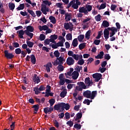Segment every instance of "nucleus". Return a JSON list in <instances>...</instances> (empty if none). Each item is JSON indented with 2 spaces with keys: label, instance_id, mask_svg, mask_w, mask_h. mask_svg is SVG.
Segmentation results:
<instances>
[{
  "label": "nucleus",
  "instance_id": "1",
  "mask_svg": "<svg viewBox=\"0 0 130 130\" xmlns=\"http://www.w3.org/2000/svg\"><path fill=\"white\" fill-rule=\"evenodd\" d=\"M97 95V91H93L91 92L90 90H86L83 92V96L88 99L93 100Z\"/></svg>",
  "mask_w": 130,
  "mask_h": 130
},
{
  "label": "nucleus",
  "instance_id": "2",
  "mask_svg": "<svg viewBox=\"0 0 130 130\" xmlns=\"http://www.w3.org/2000/svg\"><path fill=\"white\" fill-rule=\"evenodd\" d=\"M4 56L7 59H13L15 57V55L9 52V50H6L4 51Z\"/></svg>",
  "mask_w": 130,
  "mask_h": 130
},
{
  "label": "nucleus",
  "instance_id": "3",
  "mask_svg": "<svg viewBox=\"0 0 130 130\" xmlns=\"http://www.w3.org/2000/svg\"><path fill=\"white\" fill-rule=\"evenodd\" d=\"M46 89V87L44 86V85H41L39 88L38 87H35L34 88V91L35 92V94L36 95H38V94H40L41 92L40 91H44Z\"/></svg>",
  "mask_w": 130,
  "mask_h": 130
},
{
  "label": "nucleus",
  "instance_id": "4",
  "mask_svg": "<svg viewBox=\"0 0 130 130\" xmlns=\"http://www.w3.org/2000/svg\"><path fill=\"white\" fill-rule=\"evenodd\" d=\"M52 64L55 67H56L58 64H63V62H62V57L60 56L56 58V59L54 62H52Z\"/></svg>",
  "mask_w": 130,
  "mask_h": 130
},
{
  "label": "nucleus",
  "instance_id": "5",
  "mask_svg": "<svg viewBox=\"0 0 130 130\" xmlns=\"http://www.w3.org/2000/svg\"><path fill=\"white\" fill-rule=\"evenodd\" d=\"M92 77L94 79L95 82H99L102 78V74L101 73H95L92 75Z\"/></svg>",
  "mask_w": 130,
  "mask_h": 130
},
{
  "label": "nucleus",
  "instance_id": "6",
  "mask_svg": "<svg viewBox=\"0 0 130 130\" xmlns=\"http://www.w3.org/2000/svg\"><path fill=\"white\" fill-rule=\"evenodd\" d=\"M18 47H20V44L18 42H14L12 43V46L11 45L9 46V49L11 51H13L15 48H18Z\"/></svg>",
  "mask_w": 130,
  "mask_h": 130
},
{
  "label": "nucleus",
  "instance_id": "7",
  "mask_svg": "<svg viewBox=\"0 0 130 130\" xmlns=\"http://www.w3.org/2000/svg\"><path fill=\"white\" fill-rule=\"evenodd\" d=\"M66 62L68 66H73L75 63V60L72 57H68L67 59Z\"/></svg>",
  "mask_w": 130,
  "mask_h": 130
},
{
  "label": "nucleus",
  "instance_id": "8",
  "mask_svg": "<svg viewBox=\"0 0 130 130\" xmlns=\"http://www.w3.org/2000/svg\"><path fill=\"white\" fill-rule=\"evenodd\" d=\"M109 31H111L112 32L110 34V37H112L114 35H115V32H117V28L115 27H108Z\"/></svg>",
  "mask_w": 130,
  "mask_h": 130
},
{
  "label": "nucleus",
  "instance_id": "9",
  "mask_svg": "<svg viewBox=\"0 0 130 130\" xmlns=\"http://www.w3.org/2000/svg\"><path fill=\"white\" fill-rule=\"evenodd\" d=\"M42 8L41 11L44 14V15H46L47 14V12H49V9L46 7V5L42 4Z\"/></svg>",
  "mask_w": 130,
  "mask_h": 130
},
{
  "label": "nucleus",
  "instance_id": "10",
  "mask_svg": "<svg viewBox=\"0 0 130 130\" xmlns=\"http://www.w3.org/2000/svg\"><path fill=\"white\" fill-rule=\"evenodd\" d=\"M85 84L88 87H91L93 85V81L90 80V77H87L85 79Z\"/></svg>",
  "mask_w": 130,
  "mask_h": 130
},
{
  "label": "nucleus",
  "instance_id": "11",
  "mask_svg": "<svg viewBox=\"0 0 130 130\" xmlns=\"http://www.w3.org/2000/svg\"><path fill=\"white\" fill-rule=\"evenodd\" d=\"M53 111V108L50 107H46L44 108V112L46 114H47V113H51Z\"/></svg>",
  "mask_w": 130,
  "mask_h": 130
},
{
  "label": "nucleus",
  "instance_id": "12",
  "mask_svg": "<svg viewBox=\"0 0 130 130\" xmlns=\"http://www.w3.org/2000/svg\"><path fill=\"white\" fill-rule=\"evenodd\" d=\"M104 35L106 40H107L109 38V29H108V27L104 29Z\"/></svg>",
  "mask_w": 130,
  "mask_h": 130
},
{
  "label": "nucleus",
  "instance_id": "13",
  "mask_svg": "<svg viewBox=\"0 0 130 130\" xmlns=\"http://www.w3.org/2000/svg\"><path fill=\"white\" fill-rule=\"evenodd\" d=\"M79 12V13H83L85 15H88V11H87V9L85 7H80Z\"/></svg>",
  "mask_w": 130,
  "mask_h": 130
},
{
  "label": "nucleus",
  "instance_id": "14",
  "mask_svg": "<svg viewBox=\"0 0 130 130\" xmlns=\"http://www.w3.org/2000/svg\"><path fill=\"white\" fill-rule=\"evenodd\" d=\"M60 108H61V110H62V103L56 104L54 106V110L58 111Z\"/></svg>",
  "mask_w": 130,
  "mask_h": 130
},
{
  "label": "nucleus",
  "instance_id": "15",
  "mask_svg": "<svg viewBox=\"0 0 130 130\" xmlns=\"http://www.w3.org/2000/svg\"><path fill=\"white\" fill-rule=\"evenodd\" d=\"M70 107H71V106L69 103L66 104L64 103H62V111L64 110V109L66 110H69Z\"/></svg>",
  "mask_w": 130,
  "mask_h": 130
},
{
  "label": "nucleus",
  "instance_id": "16",
  "mask_svg": "<svg viewBox=\"0 0 130 130\" xmlns=\"http://www.w3.org/2000/svg\"><path fill=\"white\" fill-rule=\"evenodd\" d=\"M72 79H73V80H77V79H78V78H79V72L78 71H74L72 74Z\"/></svg>",
  "mask_w": 130,
  "mask_h": 130
},
{
  "label": "nucleus",
  "instance_id": "17",
  "mask_svg": "<svg viewBox=\"0 0 130 130\" xmlns=\"http://www.w3.org/2000/svg\"><path fill=\"white\" fill-rule=\"evenodd\" d=\"M33 81L34 83H37V84L40 83V79L37 76V74H34L33 77Z\"/></svg>",
  "mask_w": 130,
  "mask_h": 130
},
{
  "label": "nucleus",
  "instance_id": "18",
  "mask_svg": "<svg viewBox=\"0 0 130 130\" xmlns=\"http://www.w3.org/2000/svg\"><path fill=\"white\" fill-rule=\"evenodd\" d=\"M17 33H18L19 34L18 37H19V38H20L21 39H23L24 36H23V35L25 34V30L24 31L23 29H21L20 30L18 31Z\"/></svg>",
  "mask_w": 130,
  "mask_h": 130
},
{
  "label": "nucleus",
  "instance_id": "19",
  "mask_svg": "<svg viewBox=\"0 0 130 130\" xmlns=\"http://www.w3.org/2000/svg\"><path fill=\"white\" fill-rule=\"evenodd\" d=\"M30 61L33 64L36 63V58L35 57V55L32 54L30 56Z\"/></svg>",
  "mask_w": 130,
  "mask_h": 130
},
{
  "label": "nucleus",
  "instance_id": "20",
  "mask_svg": "<svg viewBox=\"0 0 130 130\" xmlns=\"http://www.w3.org/2000/svg\"><path fill=\"white\" fill-rule=\"evenodd\" d=\"M48 26H47V25H43L42 26L41 25L39 26V30L40 31H43V30L44 31H46V30H47L48 29Z\"/></svg>",
  "mask_w": 130,
  "mask_h": 130
},
{
  "label": "nucleus",
  "instance_id": "21",
  "mask_svg": "<svg viewBox=\"0 0 130 130\" xmlns=\"http://www.w3.org/2000/svg\"><path fill=\"white\" fill-rule=\"evenodd\" d=\"M102 25L103 27H104V28H108V27H109V22L106 20H104Z\"/></svg>",
  "mask_w": 130,
  "mask_h": 130
},
{
  "label": "nucleus",
  "instance_id": "22",
  "mask_svg": "<svg viewBox=\"0 0 130 130\" xmlns=\"http://www.w3.org/2000/svg\"><path fill=\"white\" fill-rule=\"evenodd\" d=\"M71 18L72 16H71V14H69V13L65 14V20H66V22H68V21H71Z\"/></svg>",
  "mask_w": 130,
  "mask_h": 130
},
{
  "label": "nucleus",
  "instance_id": "23",
  "mask_svg": "<svg viewBox=\"0 0 130 130\" xmlns=\"http://www.w3.org/2000/svg\"><path fill=\"white\" fill-rule=\"evenodd\" d=\"M82 115L83 114L81 112L78 113L76 114V118L75 119V121L79 120V119H81V118H82Z\"/></svg>",
  "mask_w": 130,
  "mask_h": 130
},
{
  "label": "nucleus",
  "instance_id": "24",
  "mask_svg": "<svg viewBox=\"0 0 130 130\" xmlns=\"http://www.w3.org/2000/svg\"><path fill=\"white\" fill-rule=\"evenodd\" d=\"M78 39L75 38L73 40V42H72V45L73 46V47H77L78 46Z\"/></svg>",
  "mask_w": 130,
  "mask_h": 130
},
{
  "label": "nucleus",
  "instance_id": "25",
  "mask_svg": "<svg viewBox=\"0 0 130 130\" xmlns=\"http://www.w3.org/2000/svg\"><path fill=\"white\" fill-rule=\"evenodd\" d=\"M77 85H78V86L79 87H81L83 89H86L87 88V87L85 85V83L84 82H78L77 83Z\"/></svg>",
  "mask_w": 130,
  "mask_h": 130
},
{
  "label": "nucleus",
  "instance_id": "26",
  "mask_svg": "<svg viewBox=\"0 0 130 130\" xmlns=\"http://www.w3.org/2000/svg\"><path fill=\"white\" fill-rule=\"evenodd\" d=\"M67 93H68V91H67V90H63L60 93V97L61 98H64L65 96H67Z\"/></svg>",
  "mask_w": 130,
  "mask_h": 130
},
{
  "label": "nucleus",
  "instance_id": "27",
  "mask_svg": "<svg viewBox=\"0 0 130 130\" xmlns=\"http://www.w3.org/2000/svg\"><path fill=\"white\" fill-rule=\"evenodd\" d=\"M24 32L25 33L26 35H27V36L30 37V39H32V38H33V35H34V34H33V33L30 32L28 31L27 30H24Z\"/></svg>",
  "mask_w": 130,
  "mask_h": 130
},
{
  "label": "nucleus",
  "instance_id": "28",
  "mask_svg": "<svg viewBox=\"0 0 130 130\" xmlns=\"http://www.w3.org/2000/svg\"><path fill=\"white\" fill-rule=\"evenodd\" d=\"M49 19L52 24H55V23H56V19H55L54 16H51L49 17Z\"/></svg>",
  "mask_w": 130,
  "mask_h": 130
},
{
  "label": "nucleus",
  "instance_id": "29",
  "mask_svg": "<svg viewBox=\"0 0 130 130\" xmlns=\"http://www.w3.org/2000/svg\"><path fill=\"white\" fill-rule=\"evenodd\" d=\"M24 9H25V4H20L19 6H18L16 8V10H17V11H21V10H24Z\"/></svg>",
  "mask_w": 130,
  "mask_h": 130
},
{
  "label": "nucleus",
  "instance_id": "30",
  "mask_svg": "<svg viewBox=\"0 0 130 130\" xmlns=\"http://www.w3.org/2000/svg\"><path fill=\"white\" fill-rule=\"evenodd\" d=\"M91 36V30H89L85 34V38L88 40Z\"/></svg>",
  "mask_w": 130,
  "mask_h": 130
},
{
  "label": "nucleus",
  "instance_id": "31",
  "mask_svg": "<svg viewBox=\"0 0 130 130\" xmlns=\"http://www.w3.org/2000/svg\"><path fill=\"white\" fill-rule=\"evenodd\" d=\"M77 38H78V41L79 42H82V41H83V40H84V39L85 38V35H80L78 36Z\"/></svg>",
  "mask_w": 130,
  "mask_h": 130
},
{
  "label": "nucleus",
  "instance_id": "32",
  "mask_svg": "<svg viewBox=\"0 0 130 130\" xmlns=\"http://www.w3.org/2000/svg\"><path fill=\"white\" fill-rule=\"evenodd\" d=\"M26 44L27 46L29 47V48H32V47H33V45H34V43L29 41H26Z\"/></svg>",
  "mask_w": 130,
  "mask_h": 130
},
{
  "label": "nucleus",
  "instance_id": "33",
  "mask_svg": "<svg viewBox=\"0 0 130 130\" xmlns=\"http://www.w3.org/2000/svg\"><path fill=\"white\" fill-rule=\"evenodd\" d=\"M26 29L28 32H33L34 31V27L31 25L27 26Z\"/></svg>",
  "mask_w": 130,
  "mask_h": 130
},
{
  "label": "nucleus",
  "instance_id": "34",
  "mask_svg": "<svg viewBox=\"0 0 130 130\" xmlns=\"http://www.w3.org/2000/svg\"><path fill=\"white\" fill-rule=\"evenodd\" d=\"M27 11L28 12V13H29V14H30V15H31V16H32V17H33L34 18H35V17H36V15L35 14V13H34L33 12V10H29L27 9Z\"/></svg>",
  "mask_w": 130,
  "mask_h": 130
},
{
  "label": "nucleus",
  "instance_id": "35",
  "mask_svg": "<svg viewBox=\"0 0 130 130\" xmlns=\"http://www.w3.org/2000/svg\"><path fill=\"white\" fill-rule=\"evenodd\" d=\"M9 8L11 11H14L15 9V4L14 3H9Z\"/></svg>",
  "mask_w": 130,
  "mask_h": 130
},
{
  "label": "nucleus",
  "instance_id": "36",
  "mask_svg": "<svg viewBox=\"0 0 130 130\" xmlns=\"http://www.w3.org/2000/svg\"><path fill=\"white\" fill-rule=\"evenodd\" d=\"M32 108H34L35 111L38 112V110H39V105H35L32 107Z\"/></svg>",
  "mask_w": 130,
  "mask_h": 130
},
{
  "label": "nucleus",
  "instance_id": "37",
  "mask_svg": "<svg viewBox=\"0 0 130 130\" xmlns=\"http://www.w3.org/2000/svg\"><path fill=\"white\" fill-rule=\"evenodd\" d=\"M86 47V43H81L79 45V48L80 50H82V49H84Z\"/></svg>",
  "mask_w": 130,
  "mask_h": 130
},
{
  "label": "nucleus",
  "instance_id": "38",
  "mask_svg": "<svg viewBox=\"0 0 130 130\" xmlns=\"http://www.w3.org/2000/svg\"><path fill=\"white\" fill-rule=\"evenodd\" d=\"M53 54L56 58H58L59 57V56L60 55V53L59 52H58V50H56L54 52Z\"/></svg>",
  "mask_w": 130,
  "mask_h": 130
},
{
  "label": "nucleus",
  "instance_id": "39",
  "mask_svg": "<svg viewBox=\"0 0 130 130\" xmlns=\"http://www.w3.org/2000/svg\"><path fill=\"white\" fill-rule=\"evenodd\" d=\"M103 35V31L101 30L98 32V35L95 37L96 39H100L101 38V36Z\"/></svg>",
  "mask_w": 130,
  "mask_h": 130
},
{
  "label": "nucleus",
  "instance_id": "40",
  "mask_svg": "<svg viewBox=\"0 0 130 130\" xmlns=\"http://www.w3.org/2000/svg\"><path fill=\"white\" fill-rule=\"evenodd\" d=\"M94 19L96 22H100V21H101V15L98 14L97 16H95Z\"/></svg>",
  "mask_w": 130,
  "mask_h": 130
},
{
  "label": "nucleus",
  "instance_id": "41",
  "mask_svg": "<svg viewBox=\"0 0 130 130\" xmlns=\"http://www.w3.org/2000/svg\"><path fill=\"white\" fill-rule=\"evenodd\" d=\"M85 8L87 10L88 13H89V12H91L92 11V6H91V5H86Z\"/></svg>",
  "mask_w": 130,
  "mask_h": 130
},
{
  "label": "nucleus",
  "instance_id": "42",
  "mask_svg": "<svg viewBox=\"0 0 130 130\" xmlns=\"http://www.w3.org/2000/svg\"><path fill=\"white\" fill-rule=\"evenodd\" d=\"M57 70L59 72L63 71V70H64V69L63 68V66H62V64H59L57 67Z\"/></svg>",
  "mask_w": 130,
  "mask_h": 130
},
{
  "label": "nucleus",
  "instance_id": "43",
  "mask_svg": "<svg viewBox=\"0 0 130 130\" xmlns=\"http://www.w3.org/2000/svg\"><path fill=\"white\" fill-rule=\"evenodd\" d=\"M49 102L50 103V107H51V106H53V105L54 103H55V100L53 99H51L50 100H49Z\"/></svg>",
  "mask_w": 130,
  "mask_h": 130
},
{
  "label": "nucleus",
  "instance_id": "44",
  "mask_svg": "<svg viewBox=\"0 0 130 130\" xmlns=\"http://www.w3.org/2000/svg\"><path fill=\"white\" fill-rule=\"evenodd\" d=\"M74 128H76V129H80L81 127H82V125H81V124L76 123L74 125Z\"/></svg>",
  "mask_w": 130,
  "mask_h": 130
},
{
  "label": "nucleus",
  "instance_id": "45",
  "mask_svg": "<svg viewBox=\"0 0 130 130\" xmlns=\"http://www.w3.org/2000/svg\"><path fill=\"white\" fill-rule=\"evenodd\" d=\"M66 37L67 40H72V39H73V36H72L71 34H67Z\"/></svg>",
  "mask_w": 130,
  "mask_h": 130
},
{
  "label": "nucleus",
  "instance_id": "46",
  "mask_svg": "<svg viewBox=\"0 0 130 130\" xmlns=\"http://www.w3.org/2000/svg\"><path fill=\"white\" fill-rule=\"evenodd\" d=\"M70 27H71V25H70V23H64V28L66 30H69Z\"/></svg>",
  "mask_w": 130,
  "mask_h": 130
},
{
  "label": "nucleus",
  "instance_id": "47",
  "mask_svg": "<svg viewBox=\"0 0 130 130\" xmlns=\"http://www.w3.org/2000/svg\"><path fill=\"white\" fill-rule=\"evenodd\" d=\"M22 52V50H21V48H18L15 49V53L16 54H21V53Z\"/></svg>",
  "mask_w": 130,
  "mask_h": 130
},
{
  "label": "nucleus",
  "instance_id": "48",
  "mask_svg": "<svg viewBox=\"0 0 130 130\" xmlns=\"http://www.w3.org/2000/svg\"><path fill=\"white\" fill-rule=\"evenodd\" d=\"M66 124L69 125L70 127H72L73 125H74V122H73L72 120H69L67 122Z\"/></svg>",
  "mask_w": 130,
  "mask_h": 130
},
{
  "label": "nucleus",
  "instance_id": "49",
  "mask_svg": "<svg viewBox=\"0 0 130 130\" xmlns=\"http://www.w3.org/2000/svg\"><path fill=\"white\" fill-rule=\"evenodd\" d=\"M43 4H44L45 6H50L51 5V2L48 1V0H45L43 1Z\"/></svg>",
  "mask_w": 130,
  "mask_h": 130
},
{
  "label": "nucleus",
  "instance_id": "50",
  "mask_svg": "<svg viewBox=\"0 0 130 130\" xmlns=\"http://www.w3.org/2000/svg\"><path fill=\"white\" fill-rule=\"evenodd\" d=\"M105 8H106V3L102 4L99 8V10H104Z\"/></svg>",
  "mask_w": 130,
  "mask_h": 130
},
{
  "label": "nucleus",
  "instance_id": "51",
  "mask_svg": "<svg viewBox=\"0 0 130 130\" xmlns=\"http://www.w3.org/2000/svg\"><path fill=\"white\" fill-rule=\"evenodd\" d=\"M45 38H46V36L43 34H42L40 35V41H43V40H45Z\"/></svg>",
  "mask_w": 130,
  "mask_h": 130
},
{
  "label": "nucleus",
  "instance_id": "52",
  "mask_svg": "<svg viewBox=\"0 0 130 130\" xmlns=\"http://www.w3.org/2000/svg\"><path fill=\"white\" fill-rule=\"evenodd\" d=\"M64 83H66V80L64 78H63V79H60L59 85L60 86H62L64 85Z\"/></svg>",
  "mask_w": 130,
  "mask_h": 130
},
{
  "label": "nucleus",
  "instance_id": "53",
  "mask_svg": "<svg viewBox=\"0 0 130 130\" xmlns=\"http://www.w3.org/2000/svg\"><path fill=\"white\" fill-rule=\"evenodd\" d=\"M56 6L57 8H59V9H63V6H62V3H56Z\"/></svg>",
  "mask_w": 130,
  "mask_h": 130
},
{
  "label": "nucleus",
  "instance_id": "54",
  "mask_svg": "<svg viewBox=\"0 0 130 130\" xmlns=\"http://www.w3.org/2000/svg\"><path fill=\"white\" fill-rule=\"evenodd\" d=\"M77 63L80 66H83V63H85V61L83 59H81L78 61Z\"/></svg>",
  "mask_w": 130,
  "mask_h": 130
},
{
  "label": "nucleus",
  "instance_id": "55",
  "mask_svg": "<svg viewBox=\"0 0 130 130\" xmlns=\"http://www.w3.org/2000/svg\"><path fill=\"white\" fill-rule=\"evenodd\" d=\"M104 57H105V59H107V60H109V59H110V58H111L110 55H109V54H105Z\"/></svg>",
  "mask_w": 130,
  "mask_h": 130
},
{
  "label": "nucleus",
  "instance_id": "56",
  "mask_svg": "<svg viewBox=\"0 0 130 130\" xmlns=\"http://www.w3.org/2000/svg\"><path fill=\"white\" fill-rule=\"evenodd\" d=\"M72 57L74 58V59H75V60H79V55L73 54V55Z\"/></svg>",
  "mask_w": 130,
  "mask_h": 130
},
{
  "label": "nucleus",
  "instance_id": "57",
  "mask_svg": "<svg viewBox=\"0 0 130 130\" xmlns=\"http://www.w3.org/2000/svg\"><path fill=\"white\" fill-rule=\"evenodd\" d=\"M64 118H66V119H69L71 118V115H70V113L69 112H66L65 113V117Z\"/></svg>",
  "mask_w": 130,
  "mask_h": 130
},
{
  "label": "nucleus",
  "instance_id": "58",
  "mask_svg": "<svg viewBox=\"0 0 130 130\" xmlns=\"http://www.w3.org/2000/svg\"><path fill=\"white\" fill-rule=\"evenodd\" d=\"M99 71H100L101 73H102V74H103V73H104V72H105L106 71V68H101L100 67L99 68Z\"/></svg>",
  "mask_w": 130,
  "mask_h": 130
},
{
  "label": "nucleus",
  "instance_id": "59",
  "mask_svg": "<svg viewBox=\"0 0 130 130\" xmlns=\"http://www.w3.org/2000/svg\"><path fill=\"white\" fill-rule=\"evenodd\" d=\"M100 42H101V41L100 40H95L93 42V43L95 45H99V44H100Z\"/></svg>",
  "mask_w": 130,
  "mask_h": 130
},
{
  "label": "nucleus",
  "instance_id": "60",
  "mask_svg": "<svg viewBox=\"0 0 130 130\" xmlns=\"http://www.w3.org/2000/svg\"><path fill=\"white\" fill-rule=\"evenodd\" d=\"M57 37L58 36L56 35H52L50 36V38L52 39L53 40H56V39H57Z\"/></svg>",
  "mask_w": 130,
  "mask_h": 130
},
{
  "label": "nucleus",
  "instance_id": "61",
  "mask_svg": "<svg viewBox=\"0 0 130 130\" xmlns=\"http://www.w3.org/2000/svg\"><path fill=\"white\" fill-rule=\"evenodd\" d=\"M92 61H94V59L92 57H90L87 59V64H89V63H91Z\"/></svg>",
  "mask_w": 130,
  "mask_h": 130
},
{
  "label": "nucleus",
  "instance_id": "62",
  "mask_svg": "<svg viewBox=\"0 0 130 130\" xmlns=\"http://www.w3.org/2000/svg\"><path fill=\"white\" fill-rule=\"evenodd\" d=\"M54 126L56 127H59V123H58V122L57 121V120H55L54 121Z\"/></svg>",
  "mask_w": 130,
  "mask_h": 130
},
{
  "label": "nucleus",
  "instance_id": "63",
  "mask_svg": "<svg viewBox=\"0 0 130 130\" xmlns=\"http://www.w3.org/2000/svg\"><path fill=\"white\" fill-rule=\"evenodd\" d=\"M84 104H87V105H90V101L89 99H85L84 101H83Z\"/></svg>",
  "mask_w": 130,
  "mask_h": 130
},
{
  "label": "nucleus",
  "instance_id": "64",
  "mask_svg": "<svg viewBox=\"0 0 130 130\" xmlns=\"http://www.w3.org/2000/svg\"><path fill=\"white\" fill-rule=\"evenodd\" d=\"M36 14L37 17H40V16H41V15H42V13L41 12V11H40L39 10L36 11Z\"/></svg>",
  "mask_w": 130,
  "mask_h": 130
}]
</instances>
